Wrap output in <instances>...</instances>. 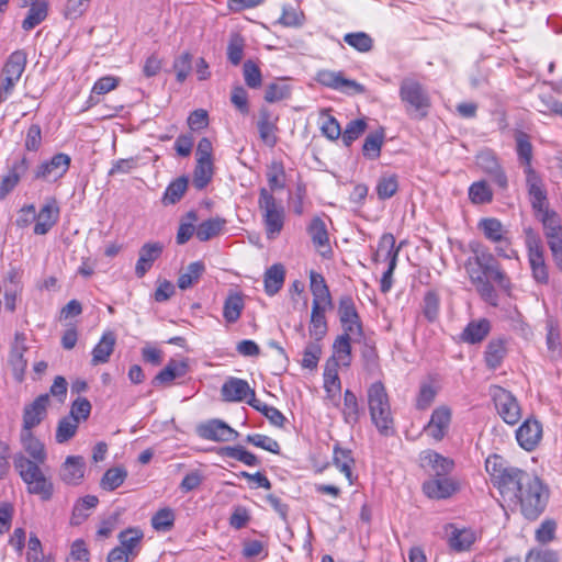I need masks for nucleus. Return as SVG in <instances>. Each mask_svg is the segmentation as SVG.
Wrapping results in <instances>:
<instances>
[{
    "mask_svg": "<svg viewBox=\"0 0 562 562\" xmlns=\"http://www.w3.org/2000/svg\"><path fill=\"white\" fill-rule=\"evenodd\" d=\"M452 531L449 535V544L456 551H465L471 548L475 541V533L471 529H458L451 526Z\"/></svg>",
    "mask_w": 562,
    "mask_h": 562,
    "instance_id": "obj_43",
    "label": "nucleus"
},
{
    "mask_svg": "<svg viewBox=\"0 0 562 562\" xmlns=\"http://www.w3.org/2000/svg\"><path fill=\"white\" fill-rule=\"evenodd\" d=\"M164 245L159 241L146 243L138 251V260L135 266V274L143 278L153 267L154 262L162 254Z\"/></svg>",
    "mask_w": 562,
    "mask_h": 562,
    "instance_id": "obj_25",
    "label": "nucleus"
},
{
    "mask_svg": "<svg viewBox=\"0 0 562 562\" xmlns=\"http://www.w3.org/2000/svg\"><path fill=\"white\" fill-rule=\"evenodd\" d=\"M59 207L56 200H48L35 216L34 234L45 235L58 222Z\"/></svg>",
    "mask_w": 562,
    "mask_h": 562,
    "instance_id": "obj_23",
    "label": "nucleus"
},
{
    "mask_svg": "<svg viewBox=\"0 0 562 562\" xmlns=\"http://www.w3.org/2000/svg\"><path fill=\"white\" fill-rule=\"evenodd\" d=\"M476 165L487 173L492 181L499 188L506 189L508 186L507 177L495 155L491 149L482 150L476 156Z\"/></svg>",
    "mask_w": 562,
    "mask_h": 562,
    "instance_id": "obj_16",
    "label": "nucleus"
},
{
    "mask_svg": "<svg viewBox=\"0 0 562 562\" xmlns=\"http://www.w3.org/2000/svg\"><path fill=\"white\" fill-rule=\"evenodd\" d=\"M353 336L348 334H342L336 338L333 345L334 355L331 359L337 360L342 366L350 364V356H351V345L350 340Z\"/></svg>",
    "mask_w": 562,
    "mask_h": 562,
    "instance_id": "obj_49",
    "label": "nucleus"
},
{
    "mask_svg": "<svg viewBox=\"0 0 562 562\" xmlns=\"http://www.w3.org/2000/svg\"><path fill=\"white\" fill-rule=\"evenodd\" d=\"M29 160L25 156L14 160L8 173L2 177L0 182V199H4L19 184L21 178L29 170Z\"/></svg>",
    "mask_w": 562,
    "mask_h": 562,
    "instance_id": "obj_24",
    "label": "nucleus"
},
{
    "mask_svg": "<svg viewBox=\"0 0 562 562\" xmlns=\"http://www.w3.org/2000/svg\"><path fill=\"white\" fill-rule=\"evenodd\" d=\"M367 130V122L363 119H357L350 121L344 133L341 134L342 143L346 147L351 146V144L358 139Z\"/></svg>",
    "mask_w": 562,
    "mask_h": 562,
    "instance_id": "obj_61",
    "label": "nucleus"
},
{
    "mask_svg": "<svg viewBox=\"0 0 562 562\" xmlns=\"http://www.w3.org/2000/svg\"><path fill=\"white\" fill-rule=\"evenodd\" d=\"M398 190V178L395 173L382 175L376 183V194L380 200L391 199Z\"/></svg>",
    "mask_w": 562,
    "mask_h": 562,
    "instance_id": "obj_51",
    "label": "nucleus"
},
{
    "mask_svg": "<svg viewBox=\"0 0 562 562\" xmlns=\"http://www.w3.org/2000/svg\"><path fill=\"white\" fill-rule=\"evenodd\" d=\"M205 272V265L202 261L191 262L178 277V288L187 290L194 286Z\"/></svg>",
    "mask_w": 562,
    "mask_h": 562,
    "instance_id": "obj_39",
    "label": "nucleus"
},
{
    "mask_svg": "<svg viewBox=\"0 0 562 562\" xmlns=\"http://www.w3.org/2000/svg\"><path fill=\"white\" fill-rule=\"evenodd\" d=\"M127 477V471L123 468H111L103 474L100 486L104 491H114L120 487Z\"/></svg>",
    "mask_w": 562,
    "mask_h": 562,
    "instance_id": "obj_53",
    "label": "nucleus"
},
{
    "mask_svg": "<svg viewBox=\"0 0 562 562\" xmlns=\"http://www.w3.org/2000/svg\"><path fill=\"white\" fill-rule=\"evenodd\" d=\"M472 256L465 261V270L471 278L474 271L480 277L491 278L498 288L508 292L512 288L509 277L502 270L498 261L491 250L480 241H472L469 245Z\"/></svg>",
    "mask_w": 562,
    "mask_h": 562,
    "instance_id": "obj_2",
    "label": "nucleus"
},
{
    "mask_svg": "<svg viewBox=\"0 0 562 562\" xmlns=\"http://www.w3.org/2000/svg\"><path fill=\"white\" fill-rule=\"evenodd\" d=\"M542 438V426L537 419H526L516 430L518 445L526 451H532Z\"/></svg>",
    "mask_w": 562,
    "mask_h": 562,
    "instance_id": "obj_19",
    "label": "nucleus"
},
{
    "mask_svg": "<svg viewBox=\"0 0 562 562\" xmlns=\"http://www.w3.org/2000/svg\"><path fill=\"white\" fill-rule=\"evenodd\" d=\"M27 63V55L24 50L18 49L13 52L9 58L7 59L3 69L2 76L13 77L21 79L22 74L25 70Z\"/></svg>",
    "mask_w": 562,
    "mask_h": 562,
    "instance_id": "obj_38",
    "label": "nucleus"
},
{
    "mask_svg": "<svg viewBox=\"0 0 562 562\" xmlns=\"http://www.w3.org/2000/svg\"><path fill=\"white\" fill-rule=\"evenodd\" d=\"M245 40L238 33L231 35L227 45V59L234 65L238 66L244 57Z\"/></svg>",
    "mask_w": 562,
    "mask_h": 562,
    "instance_id": "obj_57",
    "label": "nucleus"
},
{
    "mask_svg": "<svg viewBox=\"0 0 562 562\" xmlns=\"http://www.w3.org/2000/svg\"><path fill=\"white\" fill-rule=\"evenodd\" d=\"M360 406L358 403V398L353 392L350 390H346L344 393V408H342V416L344 420L348 425H356L359 422L360 418Z\"/></svg>",
    "mask_w": 562,
    "mask_h": 562,
    "instance_id": "obj_46",
    "label": "nucleus"
},
{
    "mask_svg": "<svg viewBox=\"0 0 562 562\" xmlns=\"http://www.w3.org/2000/svg\"><path fill=\"white\" fill-rule=\"evenodd\" d=\"M452 412L447 405H440L431 413L424 431L436 441H441L449 431Z\"/></svg>",
    "mask_w": 562,
    "mask_h": 562,
    "instance_id": "obj_14",
    "label": "nucleus"
},
{
    "mask_svg": "<svg viewBox=\"0 0 562 562\" xmlns=\"http://www.w3.org/2000/svg\"><path fill=\"white\" fill-rule=\"evenodd\" d=\"M384 143V132L383 130L375 131L367 135L363 146L362 154L366 158L375 160L381 155V148Z\"/></svg>",
    "mask_w": 562,
    "mask_h": 562,
    "instance_id": "obj_45",
    "label": "nucleus"
},
{
    "mask_svg": "<svg viewBox=\"0 0 562 562\" xmlns=\"http://www.w3.org/2000/svg\"><path fill=\"white\" fill-rule=\"evenodd\" d=\"M221 453L227 458L235 459L248 467H256L259 464V459L243 446H227L221 449Z\"/></svg>",
    "mask_w": 562,
    "mask_h": 562,
    "instance_id": "obj_52",
    "label": "nucleus"
},
{
    "mask_svg": "<svg viewBox=\"0 0 562 562\" xmlns=\"http://www.w3.org/2000/svg\"><path fill=\"white\" fill-rule=\"evenodd\" d=\"M322 353V348L318 341H311L306 345L301 364L305 369H316Z\"/></svg>",
    "mask_w": 562,
    "mask_h": 562,
    "instance_id": "obj_63",
    "label": "nucleus"
},
{
    "mask_svg": "<svg viewBox=\"0 0 562 562\" xmlns=\"http://www.w3.org/2000/svg\"><path fill=\"white\" fill-rule=\"evenodd\" d=\"M285 278V270L281 263H274L265 273V291L269 296L277 294Z\"/></svg>",
    "mask_w": 562,
    "mask_h": 562,
    "instance_id": "obj_37",
    "label": "nucleus"
},
{
    "mask_svg": "<svg viewBox=\"0 0 562 562\" xmlns=\"http://www.w3.org/2000/svg\"><path fill=\"white\" fill-rule=\"evenodd\" d=\"M507 353L505 347V340L503 338H496L490 340L485 349V363L488 369L495 370L501 367L505 356Z\"/></svg>",
    "mask_w": 562,
    "mask_h": 562,
    "instance_id": "obj_36",
    "label": "nucleus"
},
{
    "mask_svg": "<svg viewBox=\"0 0 562 562\" xmlns=\"http://www.w3.org/2000/svg\"><path fill=\"white\" fill-rule=\"evenodd\" d=\"M13 463L23 482L27 485V492L48 501L53 496V483L44 475L38 464L32 462L24 454L18 453L13 457Z\"/></svg>",
    "mask_w": 562,
    "mask_h": 562,
    "instance_id": "obj_4",
    "label": "nucleus"
},
{
    "mask_svg": "<svg viewBox=\"0 0 562 562\" xmlns=\"http://www.w3.org/2000/svg\"><path fill=\"white\" fill-rule=\"evenodd\" d=\"M471 282L475 285L481 297L493 306L497 305V294L492 284L491 278L480 277L476 272L471 273Z\"/></svg>",
    "mask_w": 562,
    "mask_h": 562,
    "instance_id": "obj_44",
    "label": "nucleus"
},
{
    "mask_svg": "<svg viewBox=\"0 0 562 562\" xmlns=\"http://www.w3.org/2000/svg\"><path fill=\"white\" fill-rule=\"evenodd\" d=\"M398 95L412 119L423 120L428 115L431 106L430 97L418 80L411 77L404 78L400 83Z\"/></svg>",
    "mask_w": 562,
    "mask_h": 562,
    "instance_id": "obj_5",
    "label": "nucleus"
},
{
    "mask_svg": "<svg viewBox=\"0 0 562 562\" xmlns=\"http://www.w3.org/2000/svg\"><path fill=\"white\" fill-rule=\"evenodd\" d=\"M440 310V297L439 294L434 291H427L423 300V314L425 318L432 323L438 318Z\"/></svg>",
    "mask_w": 562,
    "mask_h": 562,
    "instance_id": "obj_56",
    "label": "nucleus"
},
{
    "mask_svg": "<svg viewBox=\"0 0 562 562\" xmlns=\"http://www.w3.org/2000/svg\"><path fill=\"white\" fill-rule=\"evenodd\" d=\"M526 184L536 216L544 213V211H549L547 191L544 190L542 180L536 170H528V175H526Z\"/></svg>",
    "mask_w": 562,
    "mask_h": 562,
    "instance_id": "obj_17",
    "label": "nucleus"
},
{
    "mask_svg": "<svg viewBox=\"0 0 562 562\" xmlns=\"http://www.w3.org/2000/svg\"><path fill=\"white\" fill-rule=\"evenodd\" d=\"M479 228L482 231L484 237L493 244L512 245L509 232L504 227L502 222L495 217H485L479 222Z\"/></svg>",
    "mask_w": 562,
    "mask_h": 562,
    "instance_id": "obj_26",
    "label": "nucleus"
},
{
    "mask_svg": "<svg viewBox=\"0 0 562 562\" xmlns=\"http://www.w3.org/2000/svg\"><path fill=\"white\" fill-rule=\"evenodd\" d=\"M21 442L24 450L33 459L31 460L32 462H35L36 464L45 462L47 454L44 443L33 435L32 430L21 431Z\"/></svg>",
    "mask_w": 562,
    "mask_h": 562,
    "instance_id": "obj_31",
    "label": "nucleus"
},
{
    "mask_svg": "<svg viewBox=\"0 0 562 562\" xmlns=\"http://www.w3.org/2000/svg\"><path fill=\"white\" fill-rule=\"evenodd\" d=\"M143 537L144 533L139 528H127L120 532L119 540L121 547L124 548L132 558H134L138 552V547Z\"/></svg>",
    "mask_w": 562,
    "mask_h": 562,
    "instance_id": "obj_47",
    "label": "nucleus"
},
{
    "mask_svg": "<svg viewBox=\"0 0 562 562\" xmlns=\"http://www.w3.org/2000/svg\"><path fill=\"white\" fill-rule=\"evenodd\" d=\"M485 469L512 512H519L528 520H536L544 512L549 491L537 475L504 467L496 454L486 459Z\"/></svg>",
    "mask_w": 562,
    "mask_h": 562,
    "instance_id": "obj_1",
    "label": "nucleus"
},
{
    "mask_svg": "<svg viewBox=\"0 0 562 562\" xmlns=\"http://www.w3.org/2000/svg\"><path fill=\"white\" fill-rule=\"evenodd\" d=\"M330 306L331 305H317L316 302L312 304L310 335L316 341L322 340L327 333L325 312L326 308Z\"/></svg>",
    "mask_w": 562,
    "mask_h": 562,
    "instance_id": "obj_32",
    "label": "nucleus"
},
{
    "mask_svg": "<svg viewBox=\"0 0 562 562\" xmlns=\"http://www.w3.org/2000/svg\"><path fill=\"white\" fill-rule=\"evenodd\" d=\"M221 394L226 402H243L254 396L255 391L250 389L247 381L238 378H229L221 389Z\"/></svg>",
    "mask_w": 562,
    "mask_h": 562,
    "instance_id": "obj_28",
    "label": "nucleus"
},
{
    "mask_svg": "<svg viewBox=\"0 0 562 562\" xmlns=\"http://www.w3.org/2000/svg\"><path fill=\"white\" fill-rule=\"evenodd\" d=\"M175 518L172 509L162 508L153 516L151 526L155 530L165 532L172 528Z\"/></svg>",
    "mask_w": 562,
    "mask_h": 562,
    "instance_id": "obj_62",
    "label": "nucleus"
},
{
    "mask_svg": "<svg viewBox=\"0 0 562 562\" xmlns=\"http://www.w3.org/2000/svg\"><path fill=\"white\" fill-rule=\"evenodd\" d=\"M383 249L387 250L386 258H390V265L381 279V292L387 293L392 288V277L396 268L401 246L396 247L394 236L390 233H386L383 234L379 240L376 257L382 256Z\"/></svg>",
    "mask_w": 562,
    "mask_h": 562,
    "instance_id": "obj_11",
    "label": "nucleus"
},
{
    "mask_svg": "<svg viewBox=\"0 0 562 562\" xmlns=\"http://www.w3.org/2000/svg\"><path fill=\"white\" fill-rule=\"evenodd\" d=\"M490 394L502 419L509 425L518 423L521 412L517 398L498 385L491 386Z\"/></svg>",
    "mask_w": 562,
    "mask_h": 562,
    "instance_id": "obj_8",
    "label": "nucleus"
},
{
    "mask_svg": "<svg viewBox=\"0 0 562 562\" xmlns=\"http://www.w3.org/2000/svg\"><path fill=\"white\" fill-rule=\"evenodd\" d=\"M213 173V162L196 161L192 177L193 187L199 191L205 189L212 181Z\"/></svg>",
    "mask_w": 562,
    "mask_h": 562,
    "instance_id": "obj_50",
    "label": "nucleus"
},
{
    "mask_svg": "<svg viewBox=\"0 0 562 562\" xmlns=\"http://www.w3.org/2000/svg\"><path fill=\"white\" fill-rule=\"evenodd\" d=\"M307 234L322 257L328 258L333 254L326 224L319 216L312 218L307 226Z\"/></svg>",
    "mask_w": 562,
    "mask_h": 562,
    "instance_id": "obj_20",
    "label": "nucleus"
},
{
    "mask_svg": "<svg viewBox=\"0 0 562 562\" xmlns=\"http://www.w3.org/2000/svg\"><path fill=\"white\" fill-rule=\"evenodd\" d=\"M469 198L474 204H485L492 201L493 192L486 181H476L469 188Z\"/></svg>",
    "mask_w": 562,
    "mask_h": 562,
    "instance_id": "obj_55",
    "label": "nucleus"
},
{
    "mask_svg": "<svg viewBox=\"0 0 562 562\" xmlns=\"http://www.w3.org/2000/svg\"><path fill=\"white\" fill-rule=\"evenodd\" d=\"M491 331V322L486 318L471 321L460 335V340L475 345L482 342Z\"/></svg>",
    "mask_w": 562,
    "mask_h": 562,
    "instance_id": "obj_30",
    "label": "nucleus"
},
{
    "mask_svg": "<svg viewBox=\"0 0 562 562\" xmlns=\"http://www.w3.org/2000/svg\"><path fill=\"white\" fill-rule=\"evenodd\" d=\"M420 462L423 467L430 469L434 477L447 476L454 467L453 460L432 450L422 452Z\"/></svg>",
    "mask_w": 562,
    "mask_h": 562,
    "instance_id": "obj_27",
    "label": "nucleus"
},
{
    "mask_svg": "<svg viewBox=\"0 0 562 562\" xmlns=\"http://www.w3.org/2000/svg\"><path fill=\"white\" fill-rule=\"evenodd\" d=\"M337 360L328 359L324 370V387L330 392H339L341 389L340 379L337 372Z\"/></svg>",
    "mask_w": 562,
    "mask_h": 562,
    "instance_id": "obj_58",
    "label": "nucleus"
},
{
    "mask_svg": "<svg viewBox=\"0 0 562 562\" xmlns=\"http://www.w3.org/2000/svg\"><path fill=\"white\" fill-rule=\"evenodd\" d=\"M516 151L520 162L525 166V175H528V170H535L531 166L532 159V145L529 140V136L521 131L516 132Z\"/></svg>",
    "mask_w": 562,
    "mask_h": 562,
    "instance_id": "obj_40",
    "label": "nucleus"
},
{
    "mask_svg": "<svg viewBox=\"0 0 562 562\" xmlns=\"http://www.w3.org/2000/svg\"><path fill=\"white\" fill-rule=\"evenodd\" d=\"M310 288L313 294V302L317 305H331V296L324 277L315 271L310 272Z\"/></svg>",
    "mask_w": 562,
    "mask_h": 562,
    "instance_id": "obj_34",
    "label": "nucleus"
},
{
    "mask_svg": "<svg viewBox=\"0 0 562 562\" xmlns=\"http://www.w3.org/2000/svg\"><path fill=\"white\" fill-rule=\"evenodd\" d=\"M367 396L372 423L381 435H390L393 429V417L384 384L381 381L372 383L367 391Z\"/></svg>",
    "mask_w": 562,
    "mask_h": 562,
    "instance_id": "obj_3",
    "label": "nucleus"
},
{
    "mask_svg": "<svg viewBox=\"0 0 562 562\" xmlns=\"http://www.w3.org/2000/svg\"><path fill=\"white\" fill-rule=\"evenodd\" d=\"M344 41L360 53H368L373 47V40L364 32L347 33Z\"/></svg>",
    "mask_w": 562,
    "mask_h": 562,
    "instance_id": "obj_60",
    "label": "nucleus"
},
{
    "mask_svg": "<svg viewBox=\"0 0 562 562\" xmlns=\"http://www.w3.org/2000/svg\"><path fill=\"white\" fill-rule=\"evenodd\" d=\"M70 162L71 158L68 154H55L50 159L44 160L37 166L34 178L56 182L67 173Z\"/></svg>",
    "mask_w": 562,
    "mask_h": 562,
    "instance_id": "obj_9",
    "label": "nucleus"
},
{
    "mask_svg": "<svg viewBox=\"0 0 562 562\" xmlns=\"http://www.w3.org/2000/svg\"><path fill=\"white\" fill-rule=\"evenodd\" d=\"M437 389L431 383H422L416 397V408L419 411L427 409L435 401Z\"/></svg>",
    "mask_w": 562,
    "mask_h": 562,
    "instance_id": "obj_64",
    "label": "nucleus"
},
{
    "mask_svg": "<svg viewBox=\"0 0 562 562\" xmlns=\"http://www.w3.org/2000/svg\"><path fill=\"white\" fill-rule=\"evenodd\" d=\"M226 225V220L221 217H213L202 222L196 227V238L200 241H207L213 237L220 235Z\"/></svg>",
    "mask_w": 562,
    "mask_h": 562,
    "instance_id": "obj_42",
    "label": "nucleus"
},
{
    "mask_svg": "<svg viewBox=\"0 0 562 562\" xmlns=\"http://www.w3.org/2000/svg\"><path fill=\"white\" fill-rule=\"evenodd\" d=\"M317 81L328 88L348 94H360L366 91L364 87L351 79L345 78L341 71L321 70L317 72Z\"/></svg>",
    "mask_w": 562,
    "mask_h": 562,
    "instance_id": "obj_12",
    "label": "nucleus"
},
{
    "mask_svg": "<svg viewBox=\"0 0 562 562\" xmlns=\"http://www.w3.org/2000/svg\"><path fill=\"white\" fill-rule=\"evenodd\" d=\"M116 337L113 331H105L100 341L94 346L92 350V364L97 366L109 361L110 356L114 350Z\"/></svg>",
    "mask_w": 562,
    "mask_h": 562,
    "instance_id": "obj_33",
    "label": "nucleus"
},
{
    "mask_svg": "<svg viewBox=\"0 0 562 562\" xmlns=\"http://www.w3.org/2000/svg\"><path fill=\"white\" fill-rule=\"evenodd\" d=\"M334 464L336 468L346 476L349 481V484L353 483L352 477V467L355 464V459L352 457V451L347 448H341L339 445L334 447Z\"/></svg>",
    "mask_w": 562,
    "mask_h": 562,
    "instance_id": "obj_35",
    "label": "nucleus"
},
{
    "mask_svg": "<svg viewBox=\"0 0 562 562\" xmlns=\"http://www.w3.org/2000/svg\"><path fill=\"white\" fill-rule=\"evenodd\" d=\"M423 491L429 498L443 499L458 491V484L448 476L432 477L424 482Z\"/></svg>",
    "mask_w": 562,
    "mask_h": 562,
    "instance_id": "obj_22",
    "label": "nucleus"
},
{
    "mask_svg": "<svg viewBox=\"0 0 562 562\" xmlns=\"http://www.w3.org/2000/svg\"><path fill=\"white\" fill-rule=\"evenodd\" d=\"M537 218L543 225L544 235L554 259L559 260V256L562 255V226L558 214L549 210L537 215Z\"/></svg>",
    "mask_w": 562,
    "mask_h": 562,
    "instance_id": "obj_10",
    "label": "nucleus"
},
{
    "mask_svg": "<svg viewBox=\"0 0 562 562\" xmlns=\"http://www.w3.org/2000/svg\"><path fill=\"white\" fill-rule=\"evenodd\" d=\"M86 463L80 456L67 457L60 469V477L68 485H77L85 475Z\"/></svg>",
    "mask_w": 562,
    "mask_h": 562,
    "instance_id": "obj_29",
    "label": "nucleus"
},
{
    "mask_svg": "<svg viewBox=\"0 0 562 562\" xmlns=\"http://www.w3.org/2000/svg\"><path fill=\"white\" fill-rule=\"evenodd\" d=\"M244 306L245 304L241 293L231 292L224 302L223 317L231 324L237 322Z\"/></svg>",
    "mask_w": 562,
    "mask_h": 562,
    "instance_id": "obj_41",
    "label": "nucleus"
},
{
    "mask_svg": "<svg viewBox=\"0 0 562 562\" xmlns=\"http://www.w3.org/2000/svg\"><path fill=\"white\" fill-rule=\"evenodd\" d=\"M78 423L69 416L63 417L57 425L55 439L58 443H65L77 432Z\"/></svg>",
    "mask_w": 562,
    "mask_h": 562,
    "instance_id": "obj_59",
    "label": "nucleus"
},
{
    "mask_svg": "<svg viewBox=\"0 0 562 562\" xmlns=\"http://www.w3.org/2000/svg\"><path fill=\"white\" fill-rule=\"evenodd\" d=\"M547 329V347L548 350L553 355H560L561 352V335L559 329L558 321L554 318H548L546 323Z\"/></svg>",
    "mask_w": 562,
    "mask_h": 562,
    "instance_id": "obj_54",
    "label": "nucleus"
},
{
    "mask_svg": "<svg viewBox=\"0 0 562 562\" xmlns=\"http://www.w3.org/2000/svg\"><path fill=\"white\" fill-rule=\"evenodd\" d=\"M258 206L262 215L265 231L269 239L278 237L285 222V209L269 190L261 188L259 191Z\"/></svg>",
    "mask_w": 562,
    "mask_h": 562,
    "instance_id": "obj_6",
    "label": "nucleus"
},
{
    "mask_svg": "<svg viewBox=\"0 0 562 562\" xmlns=\"http://www.w3.org/2000/svg\"><path fill=\"white\" fill-rule=\"evenodd\" d=\"M278 116H276L267 106H261L258 114L257 128L259 137L263 144L274 147L278 143Z\"/></svg>",
    "mask_w": 562,
    "mask_h": 562,
    "instance_id": "obj_18",
    "label": "nucleus"
},
{
    "mask_svg": "<svg viewBox=\"0 0 562 562\" xmlns=\"http://www.w3.org/2000/svg\"><path fill=\"white\" fill-rule=\"evenodd\" d=\"M48 403L49 395L42 394L36 397L30 405L24 407L22 430H32L34 427L41 424V422L46 416Z\"/></svg>",
    "mask_w": 562,
    "mask_h": 562,
    "instance_id": "obj_21",
    "label": "nucleus"
},
{
    "mask_svg": "<svg viewBox=\"0 0 562 562\" xmlns=\"http://www.w3.org/2000/svg\"><path fill=\"white\" fill-rule=\"evenodd\" d=\"M198 435L211 441H232L235 440L239 432L228 426L221 419H211L201 424L196 428Z\"/></svg>",
    "mask_w": 562,
    "mask_h": 562,
    "instance_id": "obj_15",
    "label": "nucleus"
},
{
    "mask_svg": "<svg viewBox=\"0 0 562 562\" xmlns=\"http://www.w3.org/2000/svg\"><path fill=\"white\" fill-rule=\"evenodd\" d=\"M338 314L344 334L360 338L362 336V325L351 296L345 295L340 297Z\"/></svg>",
    "mask_w": 562,
    "mask_h": 562,
    "instance_id": "obj_13",
    "label": "nucleus"
},
{
    "mask_svg": "<svg viewBox=\"0 0 562 562\" xmlns=\"http://www.w3.org/2000/svg\"><path fill=\"white\" fill-rule=\"evenodd\" d=\"M48 14V5L45 1H40L32 5L22 22V29L24 31H31L38 24H41Z\"/></svg>",
    "mask_w": 562,
    "mask_h": 562,
    "instance_id": "obj_48",
    "label": "nucleus"
},
{
    "mask_svg": "<svg viewBox=\"0 0 562 562\" xmlns=\"http://www.w3.org/2000/svg\"><path fill=\"white\" fill-rule=\"evenodd\" d=\"M525 244L528 250V261L536 282L547 284L548 268L544 260V248L540 235L531 227L524 228Z\"/></svg>",
    "mask_w": 562,
    "mask_h": 562,
    "instance_id": "obj_7",
    "label": "nucleus"
}]
</instances>
